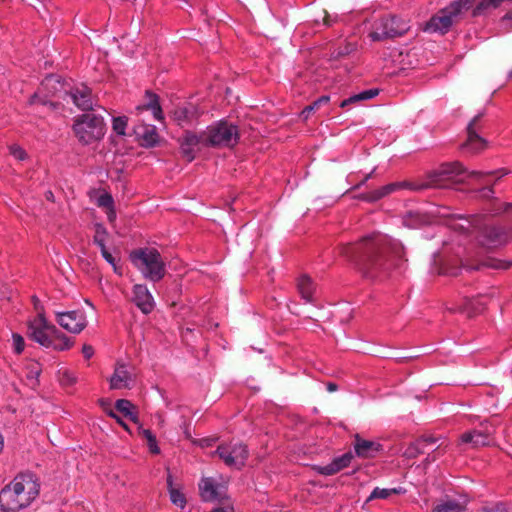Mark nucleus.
<instances>
[{"mask_svg":"<svg viewBox=\"0 0 512 512\" xmlns=\"http://www.w3.org/2000/svg\"><path fill=\"white\" fill-rule=\"evenodd\" d=\"M41 369L40 365L37 362H30L26 366V378L30 381V384L33 386L37 384L38 377L40 375Z\"/></svg>","mask_w":512,"mask_h":512,"instance_id":"nucleus-34","label":"nucleus"},{"mask_svg":"<svg viewBox=\"0 0 512 512\" xmlns=\"http://www.w3.org/2000/svg\"><path fill=\"white\" fill-rule=\"evenodd\" d=\"M502 22L512 27V10L504 15V17L502 18Z\"/></svg>","mask_w":512,"mask_h":512,"instance_id":"nucleus-57","label":"nucleus"},{"mask_svg":"<svg viewBox=\"0 0 512 512\" xmlns=\"http://www.w3.org/2000/svg\"><path fill=\"white\" fill-rule=\"evenodd\" d=\"M357 49V45L356 43H353V42H346L344 45L338 47L334 52H333V57L334 58H341V57H345V56H348L350 55L351 53H353L354 51H356Z\"/></svg>","mask_w":512,"mask_h":512,"instance_id":"nucleus-40","label":"nucleus"},{"mask_svg":"<svg viewBox=\"0 0 512 512\" xmlns=\"http://www.w3.org/2000/svg\"><path fill=\"white\" fill-rule=\"evenodd\" d=\"M82 353L86 359H90L94 354V349L92 346L85 344L82 348Z\"/></svg>","mask_w":512,"mask_h":512,"instance_id":"nucleus-50","label":"nucleus"},{"mask_svg":"<svg viewBox=\"0 0 512 512\" xmlns=\"http://www.w3.org/2000/svg\"><path fill=\"white\" fill-rule=\"evenodd\" d=\"M510 173V170L507 168H499L493 171H476L472 170L471 175L473 176V179H475L478 183L485 182V178L488 176H493L495 178L494 182H497L502 177L508 175Z\"/></svg>","mask_w":512,"mask_h":512,"instance_id":"nucleus-29","label":"nucleus"},{"mask_svg":"<svg viewBox=\"0 0 512 512\" xmlns=\"http://www.w3.org/2000/svg\"><path fill=\"white\" fill-rule=\"evenodd\" d=\"M134 266L151 281H159L165 275V264L160 253L154 248H140L130 254Z\"/></svg>","mask_w":512,"mask_h":512,"instance_id":"nucleus-6","label":"nucleus"},{"mask_svg":"<svg viewBox=\"0 0 512 512\" xmlns=\"http://www.w3.org/2000/svg\"><path fill=\"white\" fill-rule=\"evenodd\" d=\"M13 349L17 354H20L24 350V339L21 335L14 333L12 335Z\"/></svg>","mask_w":512,"mask_h":512,"instance_id":"nucleus-42","label":"nucleus"},{"mask_svg":"<svg viewBox=\"0 0 512 512\" xmlns=\"http://www.w3.org/2000/svg\"><path fill=\"white\" fill-rule=\"evenodd\" d=\"M479 118L480 116H475L467 127L468 139L464 144V147L470 150L471 152H478L482 150L486 145L485 140L481 138L474 129V126L479 120Z\"/></svg>","mask_w":512,"mask_h":512,"instance_id":"nucleus-24","label":"nucleus"},{"mask_svg":"<svg viewBox=\"0 0 512 512\" xmlns=\"http://www.w3.org/2000/svg\"><path fill=\"white\" fill-rule=\"evenodd\" d=\"M311 285H317V283H315L309 275L303 274L299 276L297 280V288H307Z\"/></svg>","mask_w":512,"mask_h":512,"instance_id":"nucleus-45","label":"nucleus"},{"mask_svg":"<svg viewBox=\"0 0 512 512\" xmlns=\"http://www.w3.org/2000/svg\"><path fill=\"white\" fill-rule=\"evenodd\" d=\"M64 377L67 384H73L75 382V378L67 372L64 374Z\"/></svg>","mask_w":512,"mask_h":512,"instance_id":"nucleus-60","label":"nucleus"},{"mask_svg":"<svg viewBox=\"0 0 512 512\" xmlns=\"http://www.w3.org/2000/svg\"><path fill=\"white\" fill-rule=\"evenodd\" d=\"M134 405L126 399H119L115 403V409L124 416L129 417L132 421L137 422V416L133 412Z\"/></svg>","mask_w":512,"mask_h":512,"instance_id":"nucleus-32","label":"nucleus"},{"mask_svg":"<svg viewBox=\"0 0 512 512\" xmlns=\"http://www.w3.org/2000/svg\"><path fill=\"white\" fill-rule=\"evenodd\" d=\"M480 512H509V511L504 504L498 503L492 507H485Z\"/></svg>","mask_w":512,"mask_h":512,"instance_id":"nucleus-48","label":"nucleus"},{"mask_svg":"<svg viewBox=\"0 0 512 512\" xmlns=\"http://www.w3.org/2000/svg\"><path fill=\"white\" fill-rule=\"evenodd\" d=\"M417 186H418V184H414V183H410V182H406V181L390 183V184H387V185H385L379 189H376L374 191H371L368 193H363L358 196V199L368 201V202H376V201L382 199L383 197L390 195L394 192H397L399 190H402V189H410L413 191H417L416 189H414V187H417Z\"/></svg>","mask_w":512,"mask_h":512,"instance_id":"nucleus-17","label":"nucleus"},{"mask_svg":"<svg viewBox=\"0 0 512 512\" xmlns=\"http://www.w3.org/2000/svg\"><path fill=\"white\" fill-rule=\"evenodd\" d=\"M167 488L170 497V501L177 507L183 509L186 506V497L181 491L179 486H175L173 483L172 476L169 474L167 477Z\"/></svg>","mask_w":512,"mask_h":512,"instance_id":"nucleus-27","label":"nucleus"},{"mask_svg":"<svg viewBox=\"0 0 512 512\" xmlns=\"http://www.w3.org/2000/svg\"><path fill=\"white\" fill-rule=\"evenodd\" d=\"M134 132L143 141L145 146H154L158 142L156 127L153 125H137L134 128Z\"/></svg>","mask_w":512,"mask_h":512,"instance_id":"nucleus-25","label":"nucleus"},{"mask_svg":"<svg viewBox=\"0 0 512 512\" xmlns=\"http://www.w3.org/2000/svg\"><path fill=\"white\" fill-rule=\"evenodd\" d=\"M327 389H328L329 392H334V391L337 390V385L334 384V383H328Z\"/></svg>","mask_w":512,"mask_h":512,"instance_id":"nucleus-63","label":"nucleus"},{"mask_svg":"<svg viewBox=\"0 0 512 512\" xmlns=\"http://www.w3.org/2000/svg\"><path fill=\"white\" fill-rule=\"evenodd\" d=\"M201 114L199 109L192 103L178 106L174 109L172 117L180 126L192 124Z\"/></svg>","mask_w":512,"mask_h":512,"instance_id":"nucleus-19","label":"nucleus"},{"mask_svg":"<svg viewBox=\"0 0 512 512\" xmlns=\"http://www.w3.org/2000/svg\"><path fill=\"white\" fill-rule=\"evenodd\" d=\"M492 431L489 428L473 429L463 433L459 438L458 446L469 445L471 448L487 446L491 442Z\"/></svg>","mask_w":512,"mask_h":512,"instance_id":"nucleus-18","label":"nucleus"},{"mask_svg":"<svg viewBox=\"0 0 512 512\" xmlns=\"http://www.w3.org/2000/svg\"><path fill=\"white\" fill-rule=\"evenodd\" d=\"M215 453L230 468L241 469L247 460V447L240 442H230L218 446Z\"/></svg>","mask_w":512,"mask_h":512,"instance_id":"nucleus-11","label":"nucleus"},{"mask_svg":"<svg viewBox=\"0 0 512 512\" xmlns=\"http://www.w3.org/2000/svg\"><path fill=\"white\" fill-rule=\"evenodd\" d=\"M144 314H149L155 307V301L149 290H131L126 295Z\"/></svg>","mask_w":512,"mask_h":512,"instance_id":"nucleus-22","label":"nucleus"},{"mask_svg":"<svg viewBox=\"0 0 512 512\" xmlns=\"http://www.w3.org/2000/svg\"><path fill=\"white\" fill-rule=\"evenodd\" d=\"M200 496L205 502H221L227 499L225 488L211 477L202 478L199 482Z\"/></svg>","mask_w":512,"mask_h":512,"instance_id":"nucleus-16","label":"nucleus"},{"mask_svg":"<svg viewBox=\"0 0 512 512\" xmlns=\"http://www.w3.org/2000/svg\"><path fill=\"white\" fill-rule=\"evenodd\" d=\"M110 211L108 212V220L110 222L114 221L115 217H116V214L115 212L112 210V208H109Z\"/></svg>","mask_w":512,"mask_h":512,"instance_id":"nucleus-62","label":"nucleus"},{"mask_svg":"<svg viewBox=\"0 0 512 512\" xmlns=\"http://www.w3.org/2000/svg\"><path fill=\"white\" fill-rule=\"evenodd\" d=\"M462 309L468 316H473L482 311L483 304L477 299H467L465 300Z\"/></svg>","mask_w":512,"mask_h":512,"instance_id":"nucleus-35","label":"nucleus"},{"mask_svg":"<svg viewBox=\"0 0 512 512\" xmlns=\"http://www.w3.org/2000/svg\"><path fill=\"white\" fill-rule=\"evenodd\" d=\"M108 415H109L110 417H112V418H117V414H116L113 410H110V411L108 412Z\"/></svg>","mask_w":512,"mask_h":512,"instance_id":"nucleus-64","label":"nucleus"},{"mask_svg":"<svg viewBox=\"0 0 512 512\" xmlns=\"http://www.w3.org/2000/svg\"><path fill=\"white\" fill-rule=\"evenodd\" d=\"M354 450L355 454L360 458H373L382 450V445L375 441L366 440L356 434Z\"/></svg>","mask_w":512,"mask_h":512,"instance_id":"nucleus-20","label":"nucleus"},{"mask_svg":"<svg viewBox=\"0 0 512 512\" xmlns=\"http://www.w3.org/2000/svg\"><path fill=\"white\" fill-rule=\"evenodd\" d=\"M404 224L409 228H418L425 224L439 222L457 235L450 236L443 241L442 250L433 254L430 270L432 274L457 276L462 267L467 270H479L482 267L506 270L512 266V261L487 257L482 261L473 262L469 258H462L463 245L470 232L471 221L462 216L450 214L445 207L435 208L428 213L412 211L404 217Z\"/></svg>","mask_w":512,"mask_h":512,"instance_id":"nucleus-1","label":"nucleus"},{"mask_svg":"<svg viewBox=\"0 0 512 512\" xmlns=\"http://www.w3.org/2000/svg\"><path fill=\"white\" fill-rule=\"evenodd\" d=\"M329 102L328 96H321L319 99L314 101L311 105L306 106L301 115L304 119H307L309 115L314 112L315 110H318L322 105H326Z\"/></svg>","mask_w":512,"mask_h":512,"instance_id":"nucleus-37","label":"nucleus"},{"mask_svg":"<svg viewBox=\"0 0 512 512\" xmlns=\"http://www.w3.org/2000/svg\"><path fill=\"white\" fill-rule=\"evenodd\" d=\"M73 342L71 338L67 337L65 334L58 330V333H55L52 337V344L49 348H53L55 350L64 351L69 349L72 346Z\"/></svg>","mask_w":512,"mask_h":512,"instance_id":"nucleus-31","label":"nucleus"},{"mask_svg":"<svg viewBox=\"0 0 512 512\" xmlns=\"http://www.w3.org/2000/svg\"><path fill=\"white\" fill-rule=\"evenodd\" d=\"M32 299L38 314L28 323L29 335L41 346L49 348L52 344V337L58 333V329L46 320L43 309L38 307L39 300L35 296Z\"/></svg>","mask_w":512,"mask_h":512,"instance_id":"nucleus-8","label":"nucleus"},{"mask_svg":"<svg viewBox=\"0 0 512 512\" xmlns=\"http://www.w3.org/2000/svg\"><path fill=\"white\" fill-rule=\"evenodd\" d=\"M147 103L136 107L138 112L151 111L154 119L161 120L163 118L161 107L158 103L157 95L146 91Z\"/></svg>","mask_w":512,"mask_h":512,"instance_id":"nucleus-26","label":"nucleus"},{"mask_svg":"<svg viewBox=\"0 0 512 512\" xmlns=\"http://www.w3.org/2000/svg\"><path fill=\"white\" fill-rule=\"evenodd\" d=\"M378 93H379L378 89H368V90L362 91L360 93H357V94H354V95L348 97L347 99H344L340 103V107L346 108L349 105L358 104L360 102L370 100V99L374 98L375 96H377Z\"/></svg>","mask_w":512,"mask_h":512,"instance_id":"nucleus-28","label":"nucleus"},{"mask_svg":"<svg viewBox=\"0 0 512 512\" xmlns=\"http://www.w3.org/2000/svg\"><path fill=\"white\" fill-rule=\"evenodd\" d=\"M148 443V446H149V449L152 453L154 454H158L159 453V447L157 445V441H156V438L154 439L153 442H147Z\"/></svg>","mask_w":512,"mask_h":512,"instance_id":"nucleus-55","label":"nucleus"},{"mask_svg":"<svg viewBox=\"0 0 512 512\" xmlns=\"http://www.w3.org/2000/svg\"><path fill=\"white\" fill-rule=\"evenodd\" d=\"M101 254L103 258L114 267V270L117 271L116 260L115 257L108 251L106 246L100 247Z\"/></svg>","mask_w":512,"mask_h":512,"instance_id":"nucleus-47","label":"nucleus"},{"mask_svg":"<svg viewBox=\"0 0 512 512\" xmlns=\"http://www.w3.org/2000/svg\"><path fill=\"white\" fill-rule=\"evenodd\" d=\"M419 440H422V446L424 447L425 444H433L437 442V438L432 436L422 437Z\"/></svg>","mask_w":512,"mask_h":512,"instance_id":"nucleus-54","label":"nucleus"},{"mask_svg":"<svg viewBox=\"0 0 512 512\" xmlns=\"http://www.w3.org/2000/svg\"><path fill=\"white\" fill-rule=\"evenodd\" d=\"M433 512H466V507L458 501L447 500L438 504Z\"/></svg>","mask_w":512,"mask_h":512,"instance_id":"nucleus-30","label":"nucleus"},{"mask_svg":"<svg viewBox=\"0 0 512 512\" xmlns=\"http://www.w3.org/2000/svg\"><path fill=\"white\" fill-rule=\"evenodd\" d=\"M339 20L338 15H330L327 11L323 10L322 16L314 20L317 27L324 26L330 27Z\"/></svg>","mask_w":512,"mask_h":512,"instance_id":"nucleus-39","label":"nucleus"},{"mask_svg":"<svg viewBox=\"0 0 512 512\" xmlns=\"http://www.w3.org/2000/svg\"><path fill=\"white\" fill-rule=\"evenodd\" d=\"M459 18V10L456 5H448L434 15L425 26V31L446 33L453 23Z\"/></svg>","mask_w":512,"mask_h":512,"instance_id":"nucleus-12","label":"nucleus"},{"mask_svg":"<svg viewBox=\"0 0 512 512\" xmlns=\"http://www.w3.org/2000/svg\"><path fill=\"white\" fill-rule=\"evenodd\" d=\"M473 179L471 171H468L459 162L442 164L437 170L428 176V181L414 187L416 190L426 188H451L455 185L465 183L467 179Z\"/></svg>","mask_w":512,"mask_h":512,"instance_id":"nucleus-5","label":"nucleus"},{"mask_svg":"<svg viewBox=\"0 0 512 512\" xmlns=\"http://www.w3.org/2000/svg\"><path fill=\"white\" fill-rule=\"evenodd\" d=\"M53 82H57L56 79L53 77V76H49L47 77L44 82L42 83L43 86L45 87H48L50 86Z\"/></svg>","mask_w":512,"mask_h":512,"instance_id":"nucleus-58","label":"nucleus"},{"mask_svg":"<svg viewBox=\"0 0 512 512\" xmlns=\"http://www.w3.org/2000/svg\"><path fill=\"white\" fill-rule=\"evenodd\" d=\"M135 383V375L132 369L123 362H117L114 372L109 378L110 389H131Z\"/></svg>","mask_w":512,"mask_h":512,"instance_id":"nucleus-14","label":"nucleus"},{"mask_svg":"<svg viewBox=\"0 0 512 512\" xmlns=\"http://www.w3.org/2000/svg\"><path fill=\"white\" fill-rule=\"evenodd\" d=\"M211 512H234L231 505L227 504L221 507L214 508Z\"/></svg>","mask_w":512,"mask_h":512,"instance_id":"nucleus-53","label":"nucleus"},{"mask_svg":"<svg viewBox=\"0 0 512 512\" xmlns=\"http://www.w3.org/2000/svg\"><path fill=\"white\" fill-rule=\"evenodd\" d=\"M478 193L480 194V197L482 198H491L494 194V190L491 186H485L478 190Z\"/></svg>","mask_w":512,"mask_h":512,"instance_id":"nucleus-49","label":"nucleus"},{"mask_svg":"<svg viewBox=\"0 0 512 512\" xmlns=\"http://www.w3.org/2000/svg\"><path fill=\"white\" fill-rule=\"evenodd\" d=\"M10 153L14 158L20 161L24 160L27 156L26 152L18 145L10 146Z\"/></svg>","mask_w":512,"mask_h":512,"instance_id":"nucleus-46","label":"nucleus"},{"mask_svg":"<svg viewBox=\"0 0 512 512\" xmlns=\"http://www.w3.org/2000/svg\"><path fill=\"white\" fill-rule=\"evenodd\" d=\"M422 453H424V447L422 446V440L418 439L405 449L403 455L408 459H413Z\"/></svg>","mask_w":512,"mask_h":512,"instance_id":"nucleus-36","label":"nucleus"},{"mask_svg":"<svg viewBox=\"0 0 512 512\" xmlns=\"http://www.w3.org/2000/svg\"><path fill=\"white\" fill-rule=\"evenodd\" d=\"M73 129L81 143L91 144L99 141L104 136V119L94 113H86L75 120Z\"/></svg>","mask_w":512,"mask_h":512,"instance_id":"nucleus-7","label":"nucleus"},{"mask_svg":"<svg viewBox=\"0 0 512 512\" xmlns=\"http://www.w3.org/2000/svg\"><path fill=\"white\" fill-rule=\"evenodd\" d=\"M208 145L215 147H233L238 143L239 133L236 126L220 121L205 131Z\"/></svg>","mask_w":512,"mask_h":512,"instance_id":"nucleus-9","label":"nucleus"},{"mask_svg":"<svg viewBox=\"0 0 512 512\" xmlns=\"http://www.w3.org/2000/svg\"><path fill=\"white\" fill-rule=\"evenodd\" d=\"M109 237V233L107 229L102 224L95 225V234L93 241L100 248L106 246L107 239Z\"/></svg>","mask_w":512,"mask_h":512,"instance_id":"nucleus-33","label":"nucleus"},{"mask_svg":"<svg viewBox=\"0 0 512 512\" xmlns=\"http://www.w3.org/2000/svg\"><path fill=\"white\" fill-rule=\"evenodd\" d=\"M38 478L30 472L20 473L0 491V508L17 512L28 507L39 495Z\"/></svg>","mask_w":512,"mask_h":512,"instance_id":"nucleus-4","label":"nucleus"},{"mask_svg":"<svg viewBox=\"0 0 512 512\" xmlns=\"http://www.w3.org/2000/svg\"><path fill=\"white\" fill-rule=\"evenodd\" d=\"M408 30L409 25L407 22L397 17L389 16L376 21L369 36L373 41H381L386 38L401 36Z\"/></svg>","mask_w":512,"mask_h":512,"instance_id":"nucleus-10","label":"nucleus"},{"mask_svg":"<svg viewBox=\"0 0 512 512\" xmlns=\"http://www.w3.org/2000/svg\"><path fill=\"white\" fill-rule=\"evenodd\" d=\"M476 0H456L450 3V5H456L459 10V16L464 10H468L472 7Z\"/></svg>","mask_w":512,"mask_h":512,"instance_id":"nucleus-43","label":"nucleus"},{"mask_svg":"<svg viewBox=\"0 0 512 512\" xmlns=\"http://www.w3.org/2000/svg\"><path fill=\"white\" fill-rule=\"evenodd\" d=\"M354 458V454L352 452H346L343 455L336 457L332 460L331 463L325 466H317L316 471L325 476H330L338 473L342 469L348 467L351 461Z\"/></svg>","mask_w":512,"mask_h":512,"instance_id":"nucleus-21","label":"nucleus"},{"mask_svg":"<svg viewBox=\"0 0 512 512\" xmlns=\"http://www.w3.org/2000/svg\"><path fill=\"white\" fill-rule=\"evenodd\" d=\"M207 145L205 132L201 135H196L193 132L186 131L180 140L181 153L189 162L195 158L197 152H199L203 146Z\"/></svg>","mask_w":512,"mask_h":512,"instance_id":"nucleus-15","label":"nucleus"},{"mask_svg":"<svg viewBox=\"0 0 512 512\" xmlns=\"http://www.w3.org/2000/svg\"><path fill=\"white\" fill-rule=\"evenodd\" d=\"M300 292H301V296L303 299H305L307 302L311 301L312 290L305 289V290H300Z\"/></svg>","mask_w":512,"mask_h":512,"instance_id":"nucleus-56","label":"nucleus"},{"mask_svg":"<svg viewBox=\"0 0 512 512\" xmlns=\"http://www.w3.org/2000/svg\"><path fill=\"white\" fill-rule=\"evenodd\" d=\"M36 103H41L43 105H46L48 103V101L40 98V96L38 94H34L30 98V104H36Z\"/></svg>","mask_w":512,"mask_h":512,"instance_id":"nucleus-52","label":"nucleus"},{"mask_svg":"<svg viewBox=\"0 0 512 512\" xmlns=\"http://www.w3.org/2000/svg\"><path fill=\"white\" fill-rule=\"evenodd\" d=\"M493 216L504 214L510 222V228L497 225L488 215H476L468 218L471 221L470 231L477 233V239L482 246L497 247L507 243L512 235V203L495 201L490 208Z\"/></svg>","mask_w":512,"mask_h":512,"instance_id":"nucleus-3","label":"nucleus"},{"mask_svg":"<svg viewBox=\"0 0 512 512\" xmlns=\"http://www.w3.org/2000/svg\"><path fill=\"white\" fill-rule=\"evenodd\" d=\"M97 204L100 207L112 208L113 198L110 194H107V193L101 194L97 199Z\"/></svg>","mask_w":512,"mask_h":512,"instance_id":"nucleus-44","label":"nucleus"},{"mask_svg":"<svg viewBox=\"0 0 512 512\" xmlns=\"http://www.w3.org/2000/svg\"><path fill=\"white\" fill-rule=\"evenodd\" d=\"M127 124H128L127 117H125V116L114 117L113 122H112L113 131L119 136H125Z\"/></svg>","mask_w":512,"mask_h":512,"instance_id":"nucleus-38","label":"nucleus"},{"mask_svg":"<svg viewBox=\"0 0 512 512\" xmlns=\"http://www.w3.org/2000/svg\"><path fill=\"white\" fill-rule=\"evenodd\" d=\"M142 436L147 440V442H153L156 438L153 433L148 429H142L141 430Z\"/></svg>","mask_w":512,"mask_h":512,"instance_id":"nucleus-51","label":"nucleus"},{"mask_svg":"<svg viewBox=\"0 0 512 512\" xmlns=\"http://www.w3.org/2000/svg\"><path fill=\"white\" fill-rule=\"evenodd\" d=\"M391 496L390 489L376 487L367 499V502L374 499H387Z\"/></svg>","mask_w":512,"mask_h":512,"instance_id":"nucleus-41","label":"nucleus"},{"mask_svg":"<svg viewBox=\"0 0 512 512\" xmlns=\"http://www.w3.org/2000/svg\"><path fill=\"white\" fill-rule=\"evenodd\" d=\"M68 95L73 103L81 110H89L93 106L91 91L84 85L73 88L69 91Z\"/></svg>","mask_w":512,"mask_h":512,"instance_id":"nucleus-23","label":"nucleus"},{"mask_svg":"<svg viewBox=\"0 0 512 512\" xmlns=\"http://www.w3.org/2000/svg\"><path fill=\"white\" fill-rule=\"evenodd\" d=\"M340 253L356 261L369 278H383L390 269L400 270L407 261L401 243L385 235H373L357 245H344Z\"/></svg>","mask_w":512,"mask_h":512,"instance_id":"nucleus-2","label":"nucleus"},{"mask_svg":"<svg viewBox=\"0 0 512 512\" xmlns=\"http://www.w3.org/2000/svg\"><path fill=\"white\" fill-rule=\"evenodd\" d=\"M55 314L57 323L70 333L79 334L87 326L86 316L82 311L74 310Z\"/></svg>","mask_w":512,"mask_h":512,"instance_id":"nucleus-13","label":"nucleus"},{"mask_svg":"<svg viewBox=\"0 0 512 512\" xmlns=\"http://www.w3.org/2000/svg\"><path fill=\"white\" fill-rule=\"evenodd\" d=\"M373 172L374 170L371 173L367 174L365 178L358 185H356V188H359L360 186L364 185L372 177Z\"/></svg>","mask_w":512,"mask_h":512,"instance_id":"nucleus-61","label":"nucleus"},{"mask_svg":"<svg viewBox=\"0 0 512 512\" xmlns=\"http://www.w3.org/2000/svg\"><path fill=\"white\" fill-rule=\"evenodd\" d=\"M390 492H391V495L392 494H403V493H405V489L402 487L390 488Z\"/></svg>","mask_w":512,"mask_h":512,"instance_id":"nucleus-59","label":"nucleus"}]
</instances>
